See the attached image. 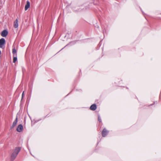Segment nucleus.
<instances>
[{"label":"nucleus","instance_id":"f257e3e1","mask_svg":"<svg viewBox=\"0 0 161 161\" xmlns=\"http://www.w3.org/2000/svg\"><path fill=\"white\" fill-rule=\"evenodd\" d=\"M21 148L19 147H16L13 150V153L12 154L11 157L13 160H14L16 157L18 153L20 150Z\"/></svg>","mask_w":161,"mask_h":161},{"label":"nucleus","instance_id":"f03ea898","mask_svg":"<svg viewBox=\"0 0 161 161\" xmlns=\"http://www.w3.org/2000/svg\"><path fill=\"white\" fill-rule=\"evenodd\" d=\"M23 126L22 125H19L18 126L17 128V130L19 132H20L23 130Z\"/></svg>","mask_w":161,"mask_h":161},{"label":"nucleus","instance_id":"7ed1b4c3","mask_svg":"<svg viewBox=\"0 0 161 161\" xmlns=\"http://www.w3.org/2000/svg\"><path fill=\"white\" fill-rule=\"evenodd\" d=\"M8 34V31L6 30H4L2 32L1 35L3 37H5L7 36Z\"/></svg>","mask_w":161,"mask_h":161},{"label":"nucleus","instance_id":"20e7f679","mask_svg":"<svg viewBox=\"0 0 161 161\" xmlns=\"http://www.w3.org/2000/svg\"><path fill=\"white\" fill-rule=\"evenodd\" d=\"M5 43V40L4 38H2L0 40V47L2 48L3 45Z\"/></svg>","mask_w":161,"mask_h":161},{"label":"nucleus","instance_id":"39448f33","mask_svg":"<svg viewBox=\"0 0 161 161\" xmlns=\"http://www.w3.org/2000/svg\"><path fill=\"white\" fill-rule=\"evenodd\" d=\"M108 131L107 130L105 129H104L102 132V135L103 136L105 137L108 133Z\"/></svg>","mask_w":161,"mask_h":161},{"label":"nucleus","instance_id":"423d86ee","mask_svg":"<svg viewBox=\"0 0 161 161\" xmlns=\"http://www.w3.org/2000/svg\"><path fill=\"white\" fill-rule=\"evenodd\" d=\"M30 7V3L29 1H27L26 4L25 6V10H26Z\"/></svg>","mask_w":161,"mask_h":161},{"label":"nucleus","instance_id":"0eeeda50","mask_svg":"<svg viewBox=\"0 0 161 161\" xmlns=\"http://www.w3.org/2000/svg\"><path fill=\"white\" fill-rule=\"evenodd\" d=\"M18 122V118L17 117H16L15 120L14 121L13 123L12 126H11V128H13L17 124V123Z\"/></svg>","mask_w":161,"mask_h":161},{"label":"nucleus","instance_id":"6e6552de","mask_svg":"<svg viewBox=\"0 0 161 161\" xmlns=\"http://www.w3.org/2000/svg\"><path fill=\"white\" fill-rule=\"evenodd\" d=\"M18 20L16 19L14 22V27L15 28H17L18 27Z\"/></svg>","mask_w":161,"mask_h":161},{"label":"nucleus","instance_id":"1a4fd4ad","mask_svg":"<svg viewBox=\"0 0 161 161\" xmlns=\"http://www.w3.org/2000/svg\"><path fill=\"white\" fill-rule=\"evenodd\" d=\"M96 106L95 104H93L91 105L90 107V109L91 110H95L96 109Z\"/></svg>","mask_w":161,"mask_h":161},{"label":"nucleus","instance_id":"9d476101","mask_svg":"<svg viewBox=\"0 0 161 161\" xmlns=\"http://www.w3.org/2000/svg\"><path fill=\"white\" fill-rule=\"evenodd\" d=\"M12 53L13 54V56H17V51L15 48L13 49Z\"/></svg>","mask_w":161,"mask_h":161},{"label":"nucleus","instance_id":"9b49d317","mask_svg":"<svg viewBox=\"0 0 161 161\" xmlns=\"http://www.w3.org/2000/svg\"><path fill=\"white\" fill-rule=\"evenodd\" d=\"M14 58H13V62L14 63L17 60V56H13Z\"/></svg>","mask_w":161,"mask_h":161},{"label":"nucleus","instance_id":"f8f14e48","mask_svg":"<svg viewBox=\"0 0 161 161\" xmlns=\"http://www.w3.org/2000/svg\"><path fill=\"white\" fill-rule=\"evenodd\" d=\"M98 120L100 122H101V119L99 117L98 118Z\"/></svg>","mask_w":161,"mask_h":161},{"label":"nucleus","instance_id":"ddd939ff","mask_svg":"<svg viewBox=\"0 0 161 161\" xmlns=\"http://www.w3.org/2000/svg\"><path fill=\"white\" fill-rule=\"evenodd\" d=\"M24 95V92H23V93H22V97H23Z\"/></svg>","mask_w":161,"mask_h":161},{"label":"nucleus","instance_id":"4468645a","mask_svg":"<svg viewBox=\"0 0 161 161\" xmlns=\"http://www.w3.org/2000/svg\"><path fill=\"white\" fill-rule=\"evenodd\" d=\"M1 53V51H0V53Z\"/></svg>","mask_w":161,"mask_h":161}]
</instances>
